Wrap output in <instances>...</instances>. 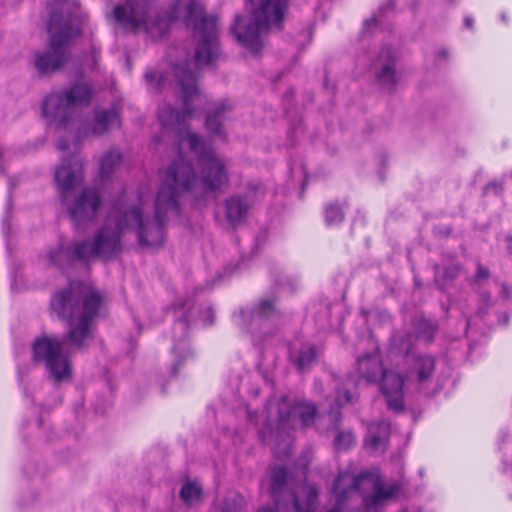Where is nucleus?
Segmentation results:
<instances>
[{"instance_id":"obj_29","label":"nucleus","mask_w":512,"mask_h":512,"mask_svg":"<svg viewBox=\"0 0 512 512\" xmlns=\"http://www.w3.org/2000/svg\"><path fill=\"white\" fill-rule=\"evenodd\" d=\"M489 278V271L487 268H485L484 266H482L481 264H478L477 265V272L474 276V281L475 282H480L482 280H486Z\"/></svg>"},{"instance_id":"obj_9","label":"nucleus","mask_w":512,"mask_h":512,"mask_svg":"<svg viewBox=\"0 0 512 512\" xmlns=\"http://www.w3.org/2000/svg\"><path fill=\"white\" fill-rule=\"evenodd\" d=\"M355 372L357 381L367 384H376L382 379L381 391L386 398L389 409L402 412L404 379L394 370H385L377 349L365 354L356 360Z\"/></svg>"},{"instance_id":"obj_23","label":"nucleus","mask_w":512,"mask_h":512,"mask_svg":"<svg viewBox=\"0 0 512 512\" xmlns=\"http://www.w3.org/2000/svg\"><path fill=\"white\" fill-rule=\"evenodd\" d=\"M316 358V350L312 345H305L299 351L296 363L300 370L309 367Z\"/></svg>"},{"instance_id":"obj_2","label":"nucleus","mask_w":512,"mask_h":512,"mask_svg":"<svg viewBox=\"0 0 512 512\" xmlns=\"http://www.w3.org/2000/svg\"><path fill=\"white\" fill-rule=\"evenodd\" d=\"M150 194L121 195L112 203L105 224L95 233L91 241L72 242L66 249L62 246L52 250L48 259L52 265L63 268L75 261L89 262L96 258L109 260L121 251V237L134 233L141 247L157 248L165 241L166 217L162 212L157 217V202L154 204V219L146 215Z\"/></svg>"},{"instance_id":"obj_20","label":"nucleus","mask_w":512,"mask_h":512,"mask_svg":"<svg viewBox=\"0 0 512 512\" xmlns=\"http://www.w3.org/2000/svg\"><path fill=\"white\" fill-rule=\"evenodd\" d=\"M119 122V114L114 108L98 111L92 122L91 133L94 136H101L114 126H118Z\"/></svg>"},{"instance_id":"obj_18","label":"nucleus","mask_w":512,"mask_h":512,"mask_svg":"<svg viewBox=\"0 0 512 512\" xmlns=\"http://www.w3.org/2000/svg\"><path fill=\"white\" fill-rule=\"evenodd\" d=\"M232 110V105L228 101H219L212 103L206 114L205 126L213 135L223 136L222 122L226 114Z\"/></svg>"},{"instance_id":"obj_14","label":"nucleus","mask_w":512,"mask_h":512,"mask_svg":"<svg viewBox=\"0 0 512 512\" xmlns=\"http://www.w3.org/2000/svg\"><path fill=\"white\" fill-rule=\"evenodd\" d=\"M150 0H125L114 8V17L126 32L153 33L148 22Z\"/></svg>"},{"instance_id":"obj_25","label":"nucleus","mask_w":512,"mask_h":512,"mask_svg":"<svg viewBox=\"0 0 512 512\" xmlns=\"http://www.w3.org/2000/svg\"><path fill=\"white\" fill-rule=\"evenodd\" d=\"M354 444V436L351 432H338L334 445L338 450H345Z\"/></svg>"},{"instance_id":"obj_31","label":"nucleus","mask_w":512,"mask_h":512,"mask_svg":"<svg viewBox=\"0 0 512 512\" xmlns=\"http://www.w3.org/2000/svg\"><path fill=\"white\" fill-rule=\"evenodd\" d=\"M422 325H423V326H425V327H427V328L429 329L430 333H429V335L427 336V340H428V341H430V340H431V338H432L433 333H434V332H435V330H436V326H435L434 324L430 323V322H427V321H423V322H422Z\"/></svg>"},{"instance_id":"obj_6","label":"nucleus","mask_w":512,"mask_h":512,"mask_svg":"<svg viewBox=\"0 0 512 512\" xmlns=\"http://www.w3.org/2000/svg\"><path fill=\"white\" fill-rule=\"evenodd\" d=\"M288 0H259L247 15L236 16L230 32L251 53L263 48V37L272 29H280Z\"/></svg>"},{"instance_id":"obj_33","label":"nucleus","mask_w":512,"mask_h":512,"mask_svg":"<svg viewBox=\"0 0 512 512\" xmlns=\"http://www.w3.org/2000/svg\"><path fill=\"white\" fill-rule=\"evenodd\" d=\"M57 146H58V148H59L60 150H66V149H68V144H67L65 141H62V140H60V141L58 142V145H57Z\"/></svg>"},{"instance_id":"obj_19","label":"nucleus","mask_w":512,"mask_h":512,"mask_svg":"<svg viewBox=\"0 0 512 512\" xmlns=\"http://www.w3.org/2000/svg\"><path fill=\"white\" fill-rule=\"evenodd\" d=\"M382 59L385 61L379 64V67L375 72L376 79L382 87L390 89L397 82L392 52L390 50L382 52L380 55V60Z\"/></svg>"},{"instance_id":"obj_28","label":"nucleus","mask_w":512,"mask_h":512,"mask_svg":"<svg viewBox=\"0 0 512 512\" xmlns=\"http://www.w3.org/2000/svg\"><path fill=\"white\" fill-rule=\"evenodd\" d=\"M356 399V396L351 394L348 390H339L336 395L337 407H340L347 403H352Z\"/></svg>"},{"instance_id":"obj_21","label":"nucleus","mask_w":512,"mask_h":512,"mask_svg":"<svg viewBox=\"0 0 512 512\" xmlns=\"http://www.w3.org/2000/svg\"><path fill=\"white\" fill-rule=\"evenodd\" d=\"M121 159V154L118 151H108L100 161L102 176H109L121 164Z\"/></svg>"},{"instance_id":"obj_16","label":"nucleus","mask_w":512,"mask_h":512,"mask_svg":"<svg viewBox=\"0 0 512 512\" xmlns=\"http://www.w3.org/2000/svg\"><path fill=\"white\" fill-rule=\"evenodd\" d=\"M414 340V336L412 334H407L403 338L399 339V349L405 351L406 353V362H412L413 367L409 372V375H416V379L419 383H424L428 381L434 373L435 369V360L431 356L427 355H419L417 357L410 356V349L412 342Z\"/></svg>"},{"instance_id":"obj_7","label":"nucleus","mask_w":512,"mask_h":512,"mask_svg":"<svg viewBox=\"0 0 512 512\" xmlns=\"http://www.w3.org/2000/svg\"><path fill=\"white\" fill-rule=\"evenodd\" d=\"M401 492L402 484L399 481L385 484L376 473L363 472L355 475L345 471L338 475L333 486V493L339 504L329 512H341L340 502L354 493H360L365 508L370 509L396 499Z\"/></svg>"},{"instance_id":"obj_26","label":"nucleus","mask_w":512,"mask_h":512,"mask_svg":"<svg viewBox=\"0 0 512 512\" xmlns=\"http://www.w3.org/2000/svg\"><path fill=\"white\" fill-rule=\"evenodd\" d=\"M344 218L342 210L335 206L329 205L325 210V220L328 225L340 223Z\"/></svg>"},{"instance_id":"obj_1","label":"nucleus","mask_w":512,"mask_h":512,"mask_svg":"<svg viewBox=\"0 0 512 512\" xmlns=\"http://www.w3.org/2000/svg\"><path fill=\"white\" fill-rule=\"evenodd\" d=\"M189 65L185 61L172 68L182 93L183 111L175 112L169 105L158 111V120L163 130L178 135L179 152L177 159L161 177V186L156 196L157 217L162 212L166 218L168 214L178 215V198L182 193L187 192L200 198L207 193L221 192L229 185L225 162L187 128V121L205 102Z\"/></svg>"},{"instance_id":"obj_30","label":"nucleus","mask_w":512,"mask_h":512,"mask_svg":"<svg viewBox=\"0 0 512 512\" xmlns=\"http://www.w3.org/2000/svg\"><path fill=\"white\" fill-rule=\"evenodd\" d=\"M204 315H205V322L207 324H211L213 323L214 321V312L211 308H207L205 311H204Z\"/></svg>"},{"instance_id":"obj_15","label":"nucleus","mask_w":512,"mask_h":512,"mask_svg":"<svg viewBox=\"0 0 512 512\" xmlns=\"http://www.w3.org/2000/svg\"><path fill=\"white\" fill-rule=\"evenodd\" d=\"M264 195V189L260 183H249L244 196L233 195L224 201L225 217L235 227L248 215L252 204Z\"/></svg>"},{"instance_id":"obj_13","label":"nucleus","mask_w":512,"mask_h":512,"mask_svg":"<svg viewBox=\"0 0 512 512\" xmlns=\"http://www.w3.org/2000/svg\"><path fill=\"white\" fill-rule=\"evenodd\" d=\"M270 490L275 502V511L284 512L289 504L294 512H314V501L317 491L313 487L308 489L307 501L301 504L298 497L286 490L287 471L283 467L276 468L271 471Z\"/></svg>"},{"instance_id":"obj_10","label":"nucleus","mask_w":512,"mask_h":512,"mask_svg":"<svg viewBox=\"0 0 512 512\" xmlns=\"http://www.w3.org/2000/svg\"><path fill=\"white\" fill-rule=\"evenodd\" d=\"M92 97L91 86L88 83L77 82L69 88L49 94L43 102L42 112L46 118L65 124L75 109L89 104Z\"/></svg>"},{"instance_id":"obj_36","label":"nucleus","mask_w":512,"mask_h":512,"mask_svg":"<svg viewBox=\"0 0 512 512\" xmlns=\"http://www.w3.org/2000/svg\"><path fill=\"white\" fill-rule=\"evenodd\" d=\"M259 512H272V511H271L270 509H267V510H264V509H263V510H261V511H259Z\"/></svg>"},{"instance_id":"obj_32","label":"nucleus","mask_w":512,"mask_h":512,"mask_svg":"<svg viewBox=\"0 0 512 512\" xmlns=\"http://www.w3.org/2000/svg\"><path fill=\"white\" fill-rule=\"evenodd\" d=\"M481 299L487 307L490 305V294L483 293Z\"/></svg>"},{"instance_id":"obj_17","label":"nucleus","mask_w":512,"mask_h":512,"mask_svg":"<svg viewBox=\"0 0 512 512\" xmlns=\"http://www.w3.org/2000/svg\"><path fill=\"white\" fill-rule=\"evenodd\" d=\"M389 434V423L380 421L370 424L365 439V447L375 454L384 453L387 448Z\"/></svg>"},{"instance_id":"obj_37","label":"nucleus","mask_w":512,"mask_h":512,"mask_svg":"<svg viewBox=\"0 0 512 512\" xmlns=\"http://www.w3.org/2000/svg\"><path fill=\"white\" fill-rule=\"evenodd\" d=\"M181 323L184 325L185 328L187 327V323H185L184 320L181 321Z\"/></svg>"},{"instance_id":"obj_12","label":"nucleus","mask_w":512,"mask_h":512,"mask_svg":"<svg viewBox=\"0 0 512 512\" xmlns=\"http://www.w3.org/2000/svg\"><path fill=\"white\" fill-rule=\"evenodd\" d=\"M267 420L271 427L275 426L278 430H284L290 425L296 417L302 425H310L316 415V407L307 402H297L291 405L288 398L270 400L266 406Z\"/></svg>"},{"instance_id":"obj_5","label":"nucleus","mask_w":512,"mask_h":512,"mask_svg":"<svg viewBox=\"0 0 512 512\" xmlns=\"http://www.w3.org/2000/svg\"><path fill=\"white\" fill-rule=\"evenodd\" d=\"M55 181L74 225L80 228L92 222L96 218L101 203L96 189L85 188L77 197L69 201L70 194L83 181L81 161L74 156L63 159L62 164L55 171Z\"/></svg>"},{"instance_id":"obj_35","label":"nucleus","mask_w":512,"mask_h":512,"mask_svg":"<svg viewBox=\"0 0 512 512\" xmlns=\"http://www.w3.org/2000/svg\"><path fill=\"white\" fill-rule=\"evenodd\" d=\"M387 5H389L391 8H393L394 7V2L393 1H389Z\"/></svg>"},{"instance_id":"obj_11","label":"nucleus","mask_w":512,"mask_h":512,"mask_svg":"<svg viewBox=\"0 0 512 512\" xmlns=\"http://www.w3.org/2000/svg\"><path fill=\"white\" fill-rule=\"evenodd\" d=\"M65 345L66 340L46 335L37 338L33 344L34 361L44 363L57 383L71 378V363Z\"/></svg>"},{"instance_id":"obj_38","label":"nucleus","mask_w":512,"mask_h":512,"mask_svg":"<svg viewBox=\"0 0 512 512\" xmlns=\"http://www.w3.org/2000/svg\"><path fill=\"white\" fill-rule=\"evenodd\" d=\"M371 21H372L373 23H376V19H375V18H372V19H371Z\"/></svg>"},{"instance_id":"obj_27","label":"nucleus","mask_w":512,"mask_h":512,"mask_svg":"<svg viewBox=\"0 0 512 512\" xmlns=\"http://www.w3.org/2000/svg\"><path fill=\"white\" fill-rule=\"evenodd\" d=\"M254 315L262 318V317H269L272 314L275 313L274 305L269 300H263L259 303V305L254 310Z\"/></svg>"},{"instance_id":"obj_24","label":"nucleus","mask_w":512,"mask_h":512,"mask_svg":"<svg viewBox=\"0 0 512 512\" xmlns=\"http://www.w3.org/2000/svg\"><path fill=\"white\" fill-rule=\"evenodd\" d=\"M145 80L150 88L154 91H158L165 84L166 77L163 74H158L156 72L148 71L145 73Z\"/></svg>"},{"instance_id":"obj_22","label":"nucleus","mask_w":512,"mask_h":512,"mask_svg":"<svg viewBox=\"0 0 512 512\" xmlns=\"http://www.w3.org/2000/svg\"><path fill=\"white\" fill-rule=\"evenodd\" d=\"M201 494V487L197 483L191 481L184 483L180 490L181 499L188 505L199 501Z\"/></svg>"},{"instance_id":"obj_4","label":"nucleus","mask_w":512,"mask_h":512,"mask_svg":"<svg viewBox=\"0 0 512 512\" xmlns=\"http://www.w3.org/2000/svg\"><path fill=\"white\" fill-rule=\"evenodd\" d=\"M102 303L101 295L78 285L57 292L51 300V309L68 322L67 339L73 346L82 347L91 337L94 319Z\"/></svg>"},{"instance_id":"obj_3","label":"nucleus","mask_w":512,"mask_h":512,"mask_svg":"<svg viewBox=\"0 0 512 512\" xmlns=\"http://www.w3.org/2000/svg\"><path fill=\"white\" fill-rule=\"evenodd\" d=\"M78 10L79 3L75 0H61L52 5L48 49L34 55V67L39 74L55 73L68 62L71 42L79 34Z\"/></svg>"},{"instance_id":"obj_34","label":"nucleus","mask_w":512,"mask_h":512,"mask_svg":"<svg viewBox=\"0 0 512 512\" xmlns=\"http://www.w3.org/2000/svg\"><path fill=\"white\" fill-rule=\"evenodd\" d=\"M465 24H466V26H467V27H469V28H470V27H472V19H471L470 17H467V18L465 19Z\"/></svg>"},{"instance_id":"obj_8","label":"nucleus","mask_w":512,"mask_h":512,"mask_svg":"<svg viewBox=\"0 0 512 512\" xmlns=\"http://www.w3.org/2000/svg\"><path fill=\"white\" fill-rule=\"evenodd\" d=\"M173 14L194 30V37L199 42L195 52L196 65H210L219 54L217 18L205 16L199 0H176Z\"/></svg>"}]
</instances>
